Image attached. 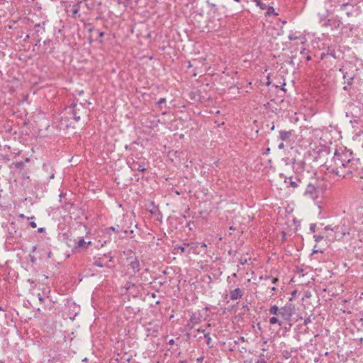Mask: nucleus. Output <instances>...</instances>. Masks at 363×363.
I'll return each instance as SVG.
<instances>
[{
    "label": "nucleus",
    "mask_w": 363,
    "mask_h": 363,
    "mask_svg": "<svg viewBox=\"0 0 363 363\" xmlns=\"http://www.w3.org/2000/svg\"><path fill=\"white\" fill-rule=\"evenodd\" d=\"M244 363H267V362L264 359V354H261L257 359H246L244 361Z\"/></svg>",
    "instance_id": "nucleus-17"
},
{
    "label": "nucleus",
    "mask_w": 363,
    "mask_h": 363,
    "mask_svg": "<svg viewBox=\"0 0 363 363\" xmlns=\"http://www.w3.org/2000/svg\"><path fill=\"white\" fill-rule=\"evenodd\" d=\"M211 326V324H210V323H208V324L206 325V327H207V328H210Z\"/></svg>",
    "instance_id": "nucleus-59"
},
{
    "label": "nucleus",
    "mask_w": 363,
    "mask_h": 363,
    "mask_svg": "<svg viewBox=\"0 0 363 363\" xmlns=\"http://www.w3.org/2000/svg\"><path fill=\"white\" fill-rule=\"evenodd\" d=\"M207 4H208L211 7H212V8H214V7H216V6L215 4H213V3H211V2H209L208 1H207Z\"/></svg>",
    "instance_id": "nucleus-44"
},
{
    "label": "nucleus",
    "mask_w": 363,
    "mask_h": 363,
    "mask_svg": "<svg viewBox=\"0 0 363 363\" xmlns=\"http://www.w3.org/2000/svg\"><path fill=\"white\" fill-rule=\"evenodd\" d=\"M274 129V125H272V126L271 127V130H273Z\"/></svg>",
    "instance_id": "nucleus-60"
},
{
    "label": "nucleus",
    "mask_w": 363,
    "mask_h": 363,
    "mask_svg": "<svg viewBox=\"0 0 363 363\" xmlns=\"http://www.w3.org/2000/svg\"><path fill=\"white\" fill-rule=\"evenodd\" d=\"M315 247H316V245L314 246V247L313 249L312 254H315V253H318V252H320V253L323 252L322 250H316Z\"/></svg>",
    "instance_id": "nucleus-35"
},
{
    "label": "nucleus",
    "mask_w": 363,
    "mask_h": 363,
    "mask_svg": "<svg viewBox=\"0 0 363 363\" xmlns=\"http://www.w3.org/2000/svg\"><path fill=\"white\" fill-rule=\"evenodd\" d=\"M30 225L33 228H36L37 226L36 223L34 221L30 222Z\"/></svg>",
    "instance_id": "nucleus-42"
},
{
    "label": "nucleus",
    "mask_w": 363,
    "mask_h": 363,
    "mask_svg": "<svg viewBox=\"0 0 363 363\" xmlns=\"http://www.w3.org/2000/svg\"><path fill=\"white\" fill-rule=\"evenodd\" d=\"M30 38V34H28L26 35V36L25 37L23 41L24 42H26L28 39Z\"/></svg>",
    "instance_id": "nucleus-47"
},
{
    "label": "nucleus",
    "mask_w": 363,
    "mask_h": 363,
    "mask_svg": "<svg viewBox=\"0 0 363 363\" xmlns=\"http://www.w3.org/2000/svg\"><path fill=\"white\" fill-rule=\"evenodd\" d=\"M30 261L34 262L35 261V258L34 257H30Z\"/></svg>",
    "instance_id": "nucleus-53"
},
{
    "label": "nucleus",
    "mask_w": 363,
    "mask_h": 363,
    "mask_svg": "<svg viewBox=\"0 0 363 363\" xmlns=\"http://www.w3.org/2000/svg\"><path fill=\"white\" fill-rule=\"evenodd\" d=\"M305 196H308L311 199H315L317 196V189L315 186L309 183L304 192Z\"/></svg>",
    "instance_id": "nucleus-7"
},
{
    "label": "nucleus",
    "mask_w": 363,
    "mask_h": 363,
    "mask_svg": "<svg viewBox=\"0 0 363 363\" xmlns=\"http://www.w3.org/2000/svg\"><path fill=\"white\" fill-rule=\"evenodd\" d=\"M35 250H36V247H35V246H33V249H32V252H35Z\"/></svg>",
    "instance_id": "nucleus-56"
},
{
    "label": "nucleus",
    "mask_w": 363,
    "mask_h": 363,
    "mask_svg": "<svg viewBox=\"0 0 363 363\" xmlns=\"http://www.w3.org/2000/svg\"><path fill=\"white\" fill-rule=\"evenodd\" d=\"M86 244L87 245H90L91 244V241H89L88 242H86L85 240L82 238L80 239L76 244L75 245V248H80V247H83Z\"/></svg>",
    "instance_id": "nucleus-21"
},
{
    "label": "nucleus",
    "mask_w": 363,
    "mask_h": 363,
    "mask_svg": "<svg viewBox=\"0 0 363 363\" xmlns=\"http://www.w3.org/2000/svg\"><path fill=\"white\" fill-rule=\"evenodd\" d=\"M269 323L271 325L277 324L279 326H281L284 323V321L278 316H274L269 318Z\"/></svg>",
    "instance_id": "nucleus-16"
},
{
    "label": "nucleus",
    "mask_w": 363,
    "mask_h": 363,
    "mask_svg": "<svg viewBox=\"0 0 363 363\" xmlns=\"http://www.w3.org/2000/svg\"><path fill=\"white\" fill-rule=\"evenodd\" d=\"M245 262H246V260H242V262H241V264H244Z\"/></svg>",
    "instance_id": "nucleus-63"
},
{
    "label": "nucleus",
    "mask_w": 363,
    "mask_h": 363,
    "mask_svg": "<svg viewBox=\"0 0 363 363\" xmlns=\"http://www.w3.org/2000/svg\"><path fill=\"white\" fill-rule=\"evenodd\" d=\"M288 38L289 40H296L300 39L301 36H296L295 34L291 33L289 35Z\"/></svg>",
    "instance_id": "nucleus-23"
},
{
    "label": "nucleus",
    "mask_w": 363,
    "mask_h": 363,
    "mask_svg": "<svg viewBox=\"0 0 363 363\" xmlns=\"http://www.w3.org/2000/svg\"><path fill=\"white\" fill-rule=\"evenodd\" d=\"M166 101V99L165 98H162L160 99L158 101H157V104L159 106L162 105L163 103H164Z\"/></svg>",
    "instance_id": "nucleus-34"
},
{
    "label": "nucleus",
    "mask_w": 363,
    "mask_h": 363,
    "mask_svg": "<svg viewBox=\"0 0 363 363\" xmlns=\"http://www.w3.org/2000/svg\"><path fill=\"white\" fill-rule=\"evenodd\" d=\"M245 262H246V260H242V262H241V264H244Z\"/></svg>",
    "instance_id": "nucleus-62"
},
{
    "label": "nucleus",
    "mask_w": 363,
    "mask_h": 363,
    "mask_svg": "<svg viewBox=\"0 0 363 363\" xmlns=\"http://www.w3.org/2000/svg\"><path fill=\"white\" fill-rule=\"evenodd\" d=\"M130 268L135 274L140 271V262L137 257H135L129 264Z\"/></svg>",
    "instance_id": "nucleus-13"
},
{
    "label": "nucleus",
    "mask_w": 363,
    "mask_h": 363,
    "mask_svg": "<svg viewBox=\"0 0 363 363\" xmlns=\"http://www.w3.org/2000/svg\"><path fill=\"white\" fill-rule=\"evenodd\" d=\"M35 38H36L35 45V46H38L40 45L41 38H40V36L39 37H35Z\"/></svg>",
    "instance_id": "nucleus-33"
},
{
    "label": "nucleus",
    "mask_w": 363,
    "mask_h": 363,
    "mask_svg": "<svg viewBox=\"0 0 363 363\" xmlns=\"http://www.w3.org/2000/svg\"><path fill=\"white\" fill-rule=\"evenodd\" d=\"M292 134V130H280L279 138L282 141H287L289 140Z\"/></svg>",
    "instance_id": "nucleus-14"
},
{
    "label": "nucleus",
    "mask_w": 363,
    "mask_h": 363,
    "mask_svg": "<svg viewBox=\"0 0 363 363\" xmlns=\"http://www.w3.org/2000/svg\"><path fill=\"white\" fill-rule=\"evenodd\" d=\"M189 320L195 325H198L202 320V315L200 313H191L190 315Z\"/></svg>",
    "instance_id": "nucleus-11"
},
{
    "label": "nucleus",
    "mask_w": 363,
    "mask_h": 363,
    "mask_svg": "<svg viewBox=\"0 0 363 363\" xmlns=\"http://www.w3.org/2000/svg\"><path fill=\"white\" fill-rule=\"evenodd\" d=\"M334 233L333 238L340 239L346 234H349V230L345 227V220H342L340 223L335 225L333 228Z\"/></svg>",
    "instance_id": "nucleus-3"
},
{
    "label": "nucleus",
    "mask_w": 363,
    "mask_h": 363,
    "mask_svg": "<svg viewBox=\"0 0 363 363\" xmlns=\"http://www.w3.org/2000/svg\"><path fill=\"white\" fill-rule=\"evenodd\" d=\"M243 296V291L240 288H236L230 291V298L232 301L240 299Z\"/></svg>",
    "instance_id": "nucleus-10"
},
{
    "label": "nucleus",
    "mask_w": 363,
    "mask_h": 363,
    "mask_svg": "<svg viewBox=\"0 0 363 363\" xmlns=\"http://www.w3.org/2000/svg\"><path fill=\"white\" fill-rule=\"evenodd\" d=\"M285 147L284 144L283 143H281L279 145H278V148L279 150H281V149H284Z\"/></svg>",
    "instance_id": "nucleus-41"
},
{
    "label": "nucleus",
    "mask_w": 363,
    "mask_h": 363,
    "mask_svg": "<svg viewBox=\"0 0 363 363\" xmlns=\"http://www.w3.org/2000/svg\"><path fill=\"white\" fill-rule=\"evenodd\" d=\"M196 332H197V333H203V335H204V333H207L206 332V330H203V329H201V328L197 329V330H196Z\"/></svg>",
    "instance_id": "nucleus-40"
},
{
    "label": "nucleus",
    "mask_w": 363,
    "mask_h": 363,
    "mask_svg": "<svg viewBox=\"0 0 363 363\" xmlns=\"http://www.w3.org/2000/svg\"><path fill=\"white\" fill-rule=\"evenodd\" d=\"M306 163L303 160H298L294 167L293 171L296 174H302L306 169Z\"/></svg>",
    "instance_id": "nucleus-6"
},
{
    "label": "nucleus",
    "mask_w": 363,
    "mask_h": 363,
    "mask_svg": "<svg viewBox=\"0 0 363 363\" xmlns=\"http://www.w3.org/2000/svg\"><path fill=\"white\" fill-rule=\"evenodd\" d=\"M300 39L301 40V44L303 45L306 43V39L304 36H301Z\"/></svg>",
    "instance_id": "nucleus-37"
},
{
    "label": "nucleus",
    "mask_w": 363,
    "mask_h": 363,
    "mask_svg": "<svg viewBox=\"0 0 363 363\" xmlns=\"http://www.w3.org/2000/svg\"><path fill=\"white\" fill-rule=\"evenodd\" d=\"M306 58L307 61H310L311 60V57L310 55H307Z\"/></svg>",
    "instance_id": "nucleus-52"
},
{
    "label": "nucleus",
    "mask_w": 363,
    "mask_h": 363,
    "mask_svg": "<svg viewBox=\"0 0 363 363\" xmlns=\"http://www.w3.org/2000/svg\"><path fill=\"white\" fill-rule=\"evenodd\" d=\"M311 323V319L310 316H308V317H307L306 318L304 319L303 323H304L305 325H308Z\"/></svg>",
    "instance_id": "nucleus-28"
},
{
    "label": "nucleus",
    "mask_w": 363,
    "mask_h": 363,
    "mask_svg": "<svg viewBox=\"0 0 363 363\" xmlns=\"http://www.w3.org/2000/svg\"><path fill=\"white\" fill-rule=\"evenodd\" d=\"M315 228H316V225L315 223H311L310 225V230L313 233H314L315 231Z\"/></svg>",
    "instance_id": "nucleus-31"
},
{
    "label": "nucleus",
    "mask_w": 363,
    "mask_h": 363,
    "mask_svg": "<svg viewBox=\"0 0 363 363\" xmlns=\"http://www.w3.org/2000/svg\"><path fill=\"white\" fill-rule=\"evenodd\" d=\"M292 176H290L289 177H284V183L289 184L288 186H291L293 188H296L298 186V182H301V180L299 179H297V182L292 181Z\"/></svg>",
    "instance_id": "nucleus-15"
},
{
    "label": "nucleus",
    "mask_w": 363,
    "mask_h": 363,
    "mask_svg": "<svg viewBox=\"0 0 363 363\" xmlns=\"http://www.w3.org/2000/svg\"><path fill=\"white\" fill-rule=\"evenodd\" d=\"M233 277H237V274H236V273H234V274H233Z\"/></svg>",
    "instance_id": "nucleus-64"
},
{
    "label": "nucleus",
    "mask_w": 363,
    "mask_h": 363,
    "mask_svg": "<svg viewBox=\"0 0 363 363\" xmlns=\"http://www.w3.org/2000/svg\"><path fill=\"white\" fill-rule=\"evenodd\" d=\"M278 281H279V279L277 278V277H274V278L272 279V282L274 284H277V282H278Z\"/></svg>",
    "instance_id": "nucleus-39"
},
{
    "label": "nucleus",
    "mask_w": 363,
    "mask_h": 363,
    "mask_svg": "<svg viewBox=\"0 0 363 363\" xmlns=\"http://www.w3.org/2000/svg\"><path fill=\"white\" fill-rule=\"evenodd\" d=\"M104 257H107L108 259V262H111L113 259V257L110 255L104 254L102 257H99L97 259H95L94 262V264L99 267H104L106 266V264L104 263Z\"/></svg>",
    "instance_id": "nucleus-9"
},
{
    "label": "nucleus",
    "mask_w": 363,
    "mask_h": 363,
    "mask_svg": "<svg viewBox=\"0 0 363 363\" xmlns=\"http://www.w3.org/2000/svg\"><path fill=\"white\" fill-rule=\"evenodd\" d=\"M294 306L291 303L286 304L279 309V317L284 322L289 320L294 313Z\"/></svg>",
    "instance_id": "nucleus-2"
},
{
    "label": "nucleus",
    "mask_w": 363,
    "mask_h": 363,
    "mask_svg": "<svg viewBox=\"0 0 363 363\" xmlns=\"http://www.w3.org/2000/svg\"><path fill=\"white\" fill-rule=\"evenodd\" d=\"M43 168L46 172H49V169L52 170V168L50 167V164H44Z\"/></svg>",
    "instance_id": "nucleus-29"
},
{
    "label": "nucleus",
    "mask_w": 363,
    "mask_h": 363,
    "mask_svg": "<svg viewBox=\"0 0 363 363\" xmlns=\"http://www.w3.org/2000/svg\"><path fill=\"white\" fill-rule=\"evenodd\" d=\"M279 308L276 306V305H274V306H272L269 309V313L272 315H274L276 316H278L279 315Z\"/></svg>",
    "instance_id": "nucleus-18"
},
{
    "label": "nucleus",
    "mask_w": 363,
    "mask_h": 363,
    "mask_svg": "<svg viewBox=\"0 0 363 363\" xmlns=\"http://www.w3.org/2000/svg\"><path fill=\"white\" fill-rule=\"evenodd\" d=\"M274 12V9L273 7H269L268 9H267V14H270L271 13Z\"/></svg>",
    "instance_id": "nucleus-38"
},
{
    "label": "nucleus",
    "mask_w": 363,
    "mask_h": 363,
    "mask_svg": "<svg viewBox=\"0 0 363 363\" xmlns=\"http://www.w3.org/2000/svg\"><path fill=\"white\" fill-rule=\"evenodd\" d=\"M45 22L43 21L42 23H37L34 26V32L32 34L34 37H39L40 35H43L45 33Z\"/></svg>",
    "instance_id": "nucleus-8"
},
{
    "label": "nucleus",
    "mask_w": 363,
    "mask_h": 363,
    "mask_svg": "<svg viewBox=\"0 0 363 363\" xmlns=\"http://www.w3.org/2000/svg\"><path fill=\"white\" fill-rule=\"evenodd\" d=\"M201 247L206 248V247H207V245H206V243H204V242H203V243H202V244L201 245Z\"/></svg>",
    "instance_id": "nucleus-50"
},
{
    "label": "nucleus",
    "mask_w": 363,
    "mask_h": 363,
    "mask_svg": "<svg viewBox=\"0 0 363 363\" xmlns=\"http://www.w3.org/2000/svg\"><path fill=\"white\" fill-rule=\"evenodd\" d=\"M333 227L332 225H327V226H325V227L324 228V230H325V231H329V230H330V231H332V232H333Z\"/></svg>",
    "instance_id": "nucleus-32"
},
{
    "label": "nucleus",
    "mask_w": 363,
    "mask_h": 363,
    "mask_svg": "<svg viewBox=\"0 0 363 363\" xmlns=\"http://www.w3.org/2000/svg\"><path fill=\"white\" fill-rule=\"evenodd\" d=\"M347 16H350L351 15V13L350 12H347Z\"/></svg>",
    "instance_id": "nucleus-61"
},
{
    "label": "nucleus",
    "mask_w": 363,
    "mask_h": 363,
    "mask_svg": "<svg viewBox=\"0 0 363 363\" xmlns=\"http://www.w3.org/2000/svg\"><path fill=\"white\" fill-rule=\"evenodd\" d=\"M172 253L174 255L179 253H186L187 255H189L191 253V250H186V248L184 246L177 245L174 246Z\"/></svg>",
    "instance_id": "nucleus-12"
},
{
    "label": "nucleus",
    "mask_w": 363,
    "mask_h": 363,
    "mask_svg": "<svg viewBox=\"0 0 363 363\" xmlns=\"http://www.w3.org/2000/svg\"><path fill=\"white\" fill-rule=\"evenodd\" d=\"M106 230H107L108 232H109V231H115V230H116V229H115V228H114V227H110V228H107V229H106Z\"/></svg>",
    "instance_id": "nucleus-45"
},
{
    "label": "nucleus",
    "mask_w": 363,
    "mask_h": 363,
    "mask_svg": "<svg viewBox=\"0 0 363 363\" xmlns=\"http://www.w3.org/2000/svg\"><path fill=\"white\" fill-rule=\"evenodd\" d=\"M38 231L39 233H43L45 231V228H38Z\"/></svg>",
    "instance_id": "nucleus-48"
},
{
    "label": "nucleus",
    "mask_w": 363,
    "mask_h": 363,
    "mask_svg": "<svg viewBox=\"0 0 363 363\" xmlns=\"http://www.w3.org/2000/svg\"><path fill=\"white\" fill-rule=\"evenodd\" d=\"M99 37H101H101H103V36L104 35V32H103V31H99Z\"/></svg>",
    "instance_id": "nucleus-49"
},
{
    "label": "nucleus",
    "mask_w": 363,
    "mask_h": 363,
    "mask_svg": "<svg viewBox=\"0 0 363 363\" xmlns=\"http://www.w3.org/2000/svg\"><path fill=\"white\" fill-rule=\"evenodd\" d=\"M313 238L316 242H319L324 238V236L320 235H314Z\"/></svg>",
    "instance_id": "nucleus-24"
},
{
    "label": "nucleus",
    "mask_w": 363,
    "mask_h": 363,
    "mask_svg": "<svg viewBox=\"0 0 363 363\" xmlns=\"http://www.w3.org/2000/svg\"><path fill=\"white\" fill-rule=\"evenodd\" d=\"M326 170L340 178L363 179V164L359 158H354L347 148L336 150L333 157L325 163Z\"/></svg>",
    "instance_id": "nucleus-1"
},
{
    "label": "nucleus",
    "mask_w": 363,
    "mask_h": 363,
    "mask_svg": "<svg viewBox=\"0 0 363 363\" xmlns=\"http://www.w3.org/2000/svg\"><path fill=\"white\" fill-rule=\"evenodd\" d=\"M14 165L16 168L21 169L23 167L24 164L23 162H17L14 164Z\"/></svg>",
    "instance_id": "nucleus-26"
},
{
    "label": "nucleus",
    "mask_w": 363,
    "mask_h": 363,
    "mask_svg": "<svg viewBox=\"0 0 363 363\" xmlns=\"http://www.w3.org/2000/svg\"><path fill=\"white\" fill-rule=\"evenodd\" d=\"M168 344H169V345H174V339H171V340H169L168 341Z\"/></svg>",
    "instance_id": "nucleus-46"
},
{
    "label": "nucleus",
    "mask_w": 363,
    "mask_h": 363,
    "mask_svg": "<svg viewBox=\"0 0 363 363\" xmlns=\"http://www.w3.org/2000/svg\"><path fill=\"white\" fill-rule=\"evenodd\" d=\"M51 42H52L51 40L47 39V40L43 41V44H44V45H50Z\"/></svg>",
    "instance_id": "nucleus-36"
},
{
    "label": "nucleus",
    "mask_w": 363,
    "mask_h": 363,
    "mask_svg": "<svg viewBox=\"0 0 363 363\" xmlns=\"http://www.w3.org/2000/svg\"><path fill=\"white\" fill-rule=\"evenodd\" d=\"M343 89H344V90H347V89H348V86H345L343 87Z\"/></svg>",
    "instance_id": "nucleus-58"
},
{
    "label": "nucleus",
    "mask_w": 363,
    "mask_h": 363,
    "mask_svg": "<svg viewBox=\"0 0 363 363\" xmlns=\"http://www.w3.org/2000/svg\"><path fill=\"white\" fill-rule=\"evenodd\" d=\"M343 79L345 82H347L348 86H351L352 84V81L354 79L353 76H348L347 73H343Z\"/></svg>",
    "instance_id": "nucleus-19"
},
{
    "label": "nucleus",
    "mask_w": 363,
    "mask_h": 363,
    "mask_svg": "<svg viewBox=\"0 0 363 363\" xmlns=\"http://www.w3.org/2000/svg\"><path fill=\"white\" fill-rule=\"evenodd\" d=\"M203 309H204L206 311H209V307H208V306H206Z\"/></svg>",
    "instance_id": "nucleus-54"
},
{
    "label": "nucleus",
    "mask_w": 363,
    "mask_h": 363,
    "mask_svg": "<svg viewBox=\"0 0 363 363\" xmlns=\"http://www.w3.org/2000/svg\"><path fill=\"white\" fill-rule=\"evenodd\" d=\"M305 52H306V49H305V48H303V50H301L300 53H301V55H304V54H305Z\"/></svg>",
    "instance_id": "nucleus-51"
},
{
    "label": "nucleus",
    "mask_w": 363,
    "mask_h": 363,
    "mask_svg": "<svg viewBox=\"0 0 363 363\" xmlns=\"http://www.w3.org/2000/svg\"><path fill=\"white\" fill-rule=\"evenodd\" d=\"M256 2H257V5L259 6L260 7V9H265V4L261 3L259 0H257Z\"/></svg>",
    "instance_id": "nucleus-30"
},
{
    "label": "nucleus",
    "mask_w": 363,
    "mask_h": 363,
    "mask_svg": "<svg viewBox=\"0 0 363 363\" xmlns=\"http://www.w3.org/2000/svg\"><path fill=\"white\" fill-rule=\"evenodd\" d=\"M128 164L133 171H139L144 172L146 171L145 161L138 162L133 160V161H128Z\"/></svg>",
    "instance_id": "nucleus-4"
},
{
    "label": "nucleus",
    "mask_w": 363,
    "mask_h": 363,
    "mask_svg": "<svg viewBox=\"0 0 363 363\" xmlns=\"http://www.w3.org/2000/svg\"><path fill=\"white\" fill-rule=\"evenodd\" d=\"M202 359H203V357H200V358L197 359V361L199 362H201Z\"/></svg>",
    "instance_id": "nucleus-55"
},
{
    "label": "nucleus",
    "mask_w": 363,
    "mask_h": 363,
    "mask_svg": "<svg viewBox=\"0 0 363 363\" xmlns=\"http://www.w3.org/2000/svg\"><path fill=\"white\" fill-rule=\"evenodd\" d=\"M37 297L40 303H43L45 301V298L40 294H37Z\"/></svg>",
    "instance_id": "nucleus-27"
},
{
    "label": "nucleus",
    "mask_w": 363,
    "mask_h": 363,
    "mask_svg": "<svg viewBox=\"0 0 363 363\" xmlns=\"http://www.w3.org/2000/svg\"><path fill=\"white\" fill-rule=\"evenodd\" d=\"M79 111L80 109L77 108V104L74 102L66 108L67 113L71 115L76 122H78L80 120V116L79 115Z\"/></svg>",
    "instance_id": "nucleus-5"
},
{
    "label": "nucleus",
    "mask_w": 363,
    "mask_h": 363,
    "mask_svg": "<svg viewBox=\"0 0 363 363\" xmlns=\"http://www.w3.org/2000/svg\"><path fill=\"white\" fill-rule=\"evenodd\" d=\"M271 291H275L276 290V288L274 286H272L270 288Z\"/></svg>",
    "instance_id": "nucleus-57"
},
{
    "label": "nucleus",
    "mask_w": 363,
    "mask_h": 363,
    "mask_svg": "<svg viewBox=\"0 0 363 363\" xmlns=\"http://www.w3.org/2000/svg\"><path fill=\"white\" fill-rule=\"evenodd\" d=\"M194 326H195V325H194V324H193V323H191L190 322V320H189V321H188L187 324L186 325V328L187 330H192V329L194 328Z\"/></svg>",
    "instance_id": "nucleus-25"
},
{
    "label": "nucleus",
    "mask_w": 363,
    "mask_h": 363,
    "mask_svg": "<svg viewBox=\"0 0 363 363\" xmlns=\"http://www.w3.org/2000/svg\"><path fill=\"white\" fill-rule=\"evenodd\" d=\"M298 160H296L295 158H292V159H289V158H287L286 160H285V164L286 165H290L292 167V169H294V164H296Z\"/></svg>",
    "instance_id": "nucleus-22"
},
{
    "label": "nucleus",
    "mask_w": 363,
    "mask_h": 363,
    "mask_svg": "<svg viewBox=\"0 0 363 363\" xmlns=\"http://www.w3.org/2000/svg\"><path fill=\"white\" fill-rule=\"evenodd\" d=\"M54 177H55V173L52 170L49 178H50V179H54Z\"/></svg>",
    "instance_id": "nucleus-43"
},
{
    "label": "nucleus",
    "mask_w": 363,
    "mask_h": 363,
    "mask_svg": "<svg viewBox=\"0 0 363 363\" xmlns=\"http://www.w3.org/2000/svg\"><path fill=\"white\" fill-rule=\"evenodd\" d=\"M204 337L206 339V345L208 346L209 348H212L213 347V345L211 344L212 339L210 336V333H204Z\"/></svg>",
    "instance_id": "nucleus-20"
}]
</instances>
